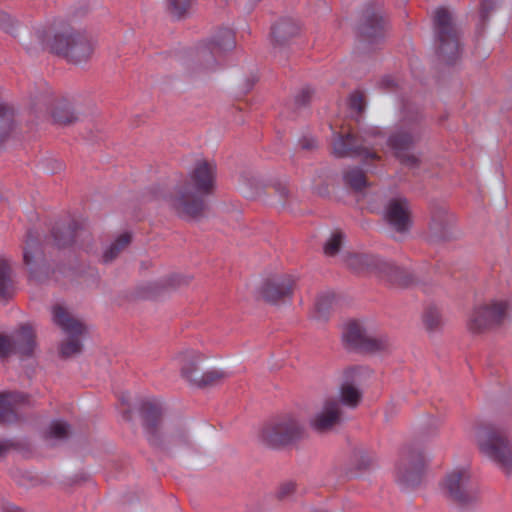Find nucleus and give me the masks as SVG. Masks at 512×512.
<instances>
[{
  "instance_id": "nucleus-41",
  "label": "nucleus",
  "mask_w": 512,
  "mask_h": 512,
  "mask_svg": "<svg viewBox=\"0 0 512 512\" xmlns=\"http://www.w3.org/2000/svg\"><path fill=\"white\" fill-rule=\"evenodd\" d=\"M299 145L301 146L302 149H305V150H312L314 148L317 147V142L314 138L312 137H303L300 141H299Z\"/></svg>"
},
{
  "instance_id": "nucleus-22",
  "label": "nucleus",
  "mask_w": 512,
  "mask_h": 512,
  "mask_svg": "<svg viewBox=\"0 0 512 512\" xmlns=\"http://www.w3.org/2000/svg\"><path fill=\"white\" fill-rule=\"evenodd\" d=\"M23 261L28 267L30 276L38 279V272L44 268V258L38 238L32 233L28 232L23 248Z\"/></svg>"
},
{
  "instance_id": "nucleus-28",
  "label": "nucleus",
  "mask_w": 512,
  "mask_h": 512,
  "mask_svg": "<svg viewBox=\"0 0 512 512\" xmlns=\"http://www.w3.org/2000/svg\"><path fill=\"white\" fill-rule=\"evenodd\" d=\"M14 113L11 107L0 104V144L6 139L13 128Z\"/></svg>"
},
{
  "instance_id": "nucleus-4",
  "label": "nucleus",
  "mask_w": 512,
  "mask_h": 512,
  "mask_svg": "<svg viewBox=\"0 0 512 512\" xmlns=\"http://www.w3.org/2000/svg\"><path fill=\"white\" fill-rule=\"evenodd\" d=\"M384 136L372 129L361 135H354L350 129L341 126L339 132H335V138L332 143V152L335 157H360L365 163L379 160L380 157L375 148L382 146Z\"/></svg>"
},
{
  "instance_id": "nucleus-38",
  "label": "nucleus",
  "mask_w": 512,
  "mask_h": 512,
  "mask_svg": "<svg viewBox=\"0 0 512 512\" xmlns=\"http://www.w3.org/2000/svg\"><path fill=\"white\" fill-rule=\"evenodd\" d=\"M295 491V484L293 482H287L280 486L278 490V498L285 499L289 497Z\"/></svg>"
},
{
  "instance_id": "nucleus-18",
  "label": "nucleus",
  "mask_w": 512,
  "mask_h": 512,
  "mask_svg": "<svg viewBox=\"0 0 512 512\" xmlns=\"http://www.w3.org/2000/svg\"><path fill=\"white\" fill-rule=\"evenodd\" d=\"M410 205L406 198L395 197L388 201L385 208V219L397 232H405L411 224Z\"/></svg>"
},
{
  "instance_id": "nucleus-7",
  "label": "nucleus",
  "mask_w": 512,
  "mask_h": 512,
  "mask_svg": "<svg viewBox=\"0 0 512 512\" xmlns=\"http://www.w3.org/2000/svg\"><path fill=\"white\" fill-rule=\"evenodd\" d=\"M510 302L504 298H493L474 307L469 319L468 329L473 333H481L502 325L508 318Z\"/></svg>"
},
{
  "instance_id": "nucleus-5",
  "label": "nucleus",
  "mask_w": 512,
  "mask_h": 512,
  "mask_svg": "<svg viewBox=\"0 0 512 512\" xmlns=\"http://www.w3.org/2000/svg\"><path fill=\"white\" fill-rule=\"evenodd\" d=\"M347 265L356 272L369 273L391 284L408 286L413 283V275L378 256L354 254L348 257Z\"/></svg>"
},
{
  "instance_id": "nucleus-14",
  "label": "nucleus",
  "mask_w": 512,
  "mask_h": 512,
  "mask_svg": "<svg viewBox=\"0 0 512 512\" xmlns=\"http://www.w3.org/2000/svg\"><path fill=\"white\" fill-rule=\"evenodd\" d=\"M418 134V117H415L411 120L408 130L399 129L387 140V144L393 150L395 157L405 166L415 167L418 164V158L411 153Z\"/></svg>"
},
{
  "instance_id": "nucleus-10",
  "label": "nucleus",
  "mask_w": 512,
  "mask_h": 512,
  "mask_svg": "<svg viewBox=\"0 0 512 512\" xmlns=\"http://www.w3.org/2000/svg\"><path fill=\"white\" fill-rule=\"evenodd\" d=\"M434 28L439 42V56L447 64L454 63L460 55L459 35L452 22L451 13L444 7L434 12Z\"/></svg>"
},
{
  "instance_id": "nucleus-6",
  "label": "nucleus",
  "mask_w": 512,
  "mask_h": 512,
  "mask_svg": "<svg viewBox=\"0 0 512 512\" xmlns=\"http://www.w3.org/2000/svg\"><path fill=\"white\" fill-rule=\"evenodd\" d=\"M141 413L148 441L151 445L164 447L182 444L186 441L185 433L172 431L161 421V404L157 400H146L142 403Z\"/></svg>"
},
{
  "instance_id": "nucleus-39",
  "label": "nucleus",
  "mask_w": 512,
  "mask_h": 512,
  "mask_svg": "<svg viewBox=\"0 0 512 512\" xmlns=\"http://www.w3.org/2000/svg\"><path fill=\"white\" fill-rule=\"evenodd\" d=\"M311 94L312 91L310 88H304L296 97V103L300 106L307 104L310 100Z\"/></svg>"
},
{
  "instance_id": "nucleus-33",
  "label": "nucleus",
  "mask_w": 512,
  "mask_h": 512,
  "mask_svg": "<svg viewBox=\"0 0 512 512\" xmlns=\"http://www.w3.org/2000/svg\"><path fill=\"white\" fill-rule=\"evenodd\" d=\"M334 301V295L332 293H322L315 301V312L316 317L319 319H325L332 307Z\"/></svg>"
},
{
  "instance_id": "nucleus-20",
  "label": "nucleus",
  "mask_w": 512,
  "mask_h": 512,
  "mask_svg": "<svg viewBox=\"0 0 512 512\" xmlns=\"http://www.w3.org/2000/svg\"><path fill=\"white\" fill-rule=\"evenodd\" d=\"M425 461L421 454H411L402 458L396 467V479L405 486H414L420 482Z\"/></svg>"
},
{
  "instance_id": "nucleus-36",
  "label": "nucleus",
  "mask_w": 512,
  "mask_h": 512,
  "mask_svg": "<svg viewBox=\"0 0 512 512\" xmlns=\"http://www.w3.org/2000/svg\"><path fill=\"white\" fill-rule=\"evenodd\" d=\"M343 240V234L341 232H335L331 238L327 241L324 246V252L328 256H334L338 253L341 248Z\"/></svg>"
},
{
  "instance_id": "nucleus-27",
  "label": "nucleus",
  "mask_w": 512,
  "mask_h": 512,
  "mask_svg": "<svg viewBox=\"0 0 512 512\" xmlns=\"http://www.w3.org/2000/svg\"><path fill=\"white\" fill-rule=\"evenodd\" d=\"M299 25L291 19H282L272 27L274 40L282 44L299 33Z\"/></svg>"
},
{
  "instance_id": "nucleus-34",
  "label": "nucleus",
  "mask_w": 512,
  "mask_h": 512,
  "mask_svg": "<svg viewBox=\"0 0 512 512\" xmlns=\"http://www.w3.org/2000/svg\"><path fill=\"white\" fill-rule=\"evenodd\" d=\"M70 433L69 425L61 420L52 421L47 431V438L54 440H64Z\"/></svg>"
},
{
  "instance_id": "nucleus-26",
  "label": "nucleus",
  "mask_w": 512,
  "mask_h": 512,
  "mask_svg": "<svg viewBox=\"0 0 512 512\" xmlns=\"http://www.w3.org/2000/svg\"><path fill=\"white\" fill-rule=\"evenodd\" d=\"M83 232L84 231L82 229L78 231V226L74 222L67 227H54L52 230V236L54 238L55 245L58 247H66L73 244Z\"/></svg>"
},
{
  "instance_id": "nucleus-40",
  "label": "nucleus",
  "mask_w": 512,
  "mask_h": 512,
  "mask_svg": "<svg viewBox=\"0 0 512 512\" xmlns=\"http://www.w3.org/2000/svg\"><path fill=\"white\" fill-rule=\"evenodd\" d=\"M494 4V0H481V17L483 20L486 19L489 12L493 9Z\"/></svg>"
},
{
  "instance_id": "nucleus-11",
  "label": "nucleus",
  "mask_w": 512,
  "mask_h": 512,
  "mask_svg": "<svg viewBox=\"0 0 512 512\" xmlns=\"http://www.w3.org/2000/svg\"><path fill=\"white\" fill-rule=\"evenodd\" d=\"M52 320L67 336L68 339L60 345V354L63 357H70L80 353L82 344L80 337L85 331L84 324L73 317L62 305L56 304L52 307Z\"/></svg>"
},
{
  "instance_id": "nucleus-31",
  "label": "nucleus",
  "mask_w": 512,
  "mask_h": 512,
  "mask_svg": "<svg viewBox=\"0 0 512 512\" xmlns=\"http://www.w3.org/2000/svg\"><path fill=\"white\" fill-rule=\"evenodd\" d=\"M422 322L427 331H435L442 325V317L439 309L435 306L425 308L422 315Z\"/></svg>"
},
{
  "instance_id": "nucleus-17",
  "label": "nucleus",
  "mask_w": 512,
  "mask_h": 512,
  "mask_svg": "<svg viewBox=\"0 0 512 512\" xmlns=\"http://www.w3.org/2000/svg\"><path fill=\"white\" fill-rule=\"evenodd\" d=\"M295 283V277L289 274L270 278L266 280L262 287V297L272 304H277L281 301L285 302L292 297Z\"/></svg>"
},
{
  "instance_id": "nucleus-43",
  "label": "nucleus",
  "mask_w": 512,
  "mask_h": 512,
  "mask_svg": "<svg viewBox=\"0 0 512 512\" xmlns=\"http://www.w3.org/2000/svg\"><path fill=\"white\" fill-rule=\"evenodd\" d=\"M7 450V445L0 442V456Z\"/></svg>"
},
{
  "instance_id": "nucleus-25",
  "label": "nucleus",
  "mask_w": 512,
  "mask_h": 512,
  "mask_svg": "<svg viewBox=\"0 0 512 512\" xmlns=\"http://www.w3.org/2000/svg\"><path fill=\"white\" fill-rule=\"evenodd\" d=\"M15 291L14 271L11 259L0 256V298L7 299Z\"/></svg>"
},
{
  "instance_id": "nucleus-23",
  "label": "nucleus",
  "mask_w": 512,
  "mask_h": 512,
  "mask_svg": "<svg viewBox=\"0 0 512 512\" xmlns=\"http://www.w3.org/2000/svg\"><path fill=\"white\" fill-rule=\"evenodd\" d=\"M359 374V368L346 370L344 374L345 380L340 387L341 402L350 408L357 407L362 398V393L355 383Z\"/></svg>"
},
{
  "instance_id": "nucleus-24",
  "label": "nucleus",
  "mask_w": 512,
  "mask_h": 512,
  "mask_svg": "<svg viewBox=\"0 0 512 512\" xmlns=\"http://www.w3.org/2000/svg\"><path fill=\"white\" fill-rule=\"evenodd\" d=\"M24 400L25 396L21 393H0V424L15 422L18 419L16 405Z\"/></svg>"
},
{
  "instance_id": "nucleus-35",
  "label": "nucleus",
  "mask_w": 512,
  "mask_h": 512,
  "mask_svg": "<svg viewBox=\"0 0 512 512\" xmlns=\"http://www.w3.org/2000/svg\"><path fill=\"white\" fill-rule=\"evenodd\" d=\"M365 95L361 91L353 92L348 101L349 108L352 112H354L357 116H359L365 108Z\"/></svg>"
},
{
  "instance_id": "nucleus-21",
  "label": "nucleus",
  "mask_w": 512,
  "mask_h": 512,
  "mask_svg": "<svg viewBox=\"0 0 512 512\" xmlns=\"http://www.w3.org/2000/svg\"><path fill=\"white\" fill-rule=\"evenodd\" d=\"M340 420L341 407L339 401L327 399L322 409L311 418L310 425L315 431L324 433L331 430Z\"/></svg>"
},
{
  "instance_id": "nucleus-32",
  "label": "nucleus",
  "mask_w": 512,
  "mask_h": 512,
  "mask_svg": "<svg viewBox=\"0 0 512 512\" xmlns=\"http://www.w3.org/2000/svg\"><path fill=\"white\" fill-rule=\"evenodd\" d=\"M345 183L356 191H360L367 186V180L364 172L360 168H353L345 172Z\"/></svg>"
},
{
  "instance_id": "nucleus-37",
  "label": "nucleus",
  "mask_w": 512,
  "mask_h": 512,
  "mask_svg": "<svg viewBox=\"0 0 512 512\" xmlns=\"http://www.w3.org/2000/svg\"><path fill=\"white\" fill-rule=\"evenodd\" d=\"M193 0H169V9L171 13L180 18L186 14Z\"/></svg>"
},
{
  "instance_id": "nucleus-30",
  "label": "nucleus",
  "mask_w": 512,
  "mask_h": 512,
  "mask_svg": "<svg viewBox=\"0 0 512 512\" xmlns=\"http://www.w3.org/2000/svg\"><path fill=\"white\" fill-rule=\"evenodd\" d=\"M131 242V235L129 233L121 234L115 242L104 252L103 261L109 263L113 261L117 255L126 248Z\"/></svg>"
},
{
  "instance_id": "nucleus-8",
  "label": "nucleus",
  "mask_w": 512,
  "mask_h": 512,
  "mask_svg": "<svg viewBox=\"0 0 512 512\" xmlns=\"http://www.w3.org/2000/svg\"><path fill=\"white\" fill-rule=\"evenodd\" d=\"M443 488L448 497L461 508H471L479 501L478 485L466 468L449 472L443 480Z\"/></svg>"
},
{
  "instance_id": "nucleus-12",
  "label": "nucleus",
  "mask_w": 512,
  "mask_h": 512,
  "mask_svg": "<svg viewBox=\"0 0 512 512\" xmlns=\"http://www.w3.org/2000/svg\"><path fill=\"white\" fill-rule=\"evenodd\" d=\"M303 429L292 416H283L265 424L260 431V441L273 448L288 445L298 440Z\"/></svg>"
},
{
  "instance_id": "nucleus-29",
  "label": "nucleus",
  "mask_w": 512,
  "mask_h": 512,
  "mask_svg": "<svg viewBox=\"0 0 512 512\" xmlns=\"http://www.w3.org/2000/svg\"><path fill=\"white\" fill-rule=\"evenodd\" d=\"M52 117L56 123L63 125L73 123L77 120L76 113L67 102L58 104L52 113Z\"/></svg>"
},
{
  "instance_id": "nucleus-16",
  "label": "nucleus",
  "mask_w": 512,
  "mask_h": 512,
  "mask_svg": "<svg viewBox=\"0 0 512 512\" xmlns=\"http://www.w3.org/2000/svg\"><path fill=\"white\" fill-rule=\"evenodd\" d=\"M35 348V333L28 326H22L10 339L6 335H0V357L9 356L12 352L30 356Z\"/></svg>"
},
{
  "instance_id": "nucleus-15",
  "label": "nucleus",
  "mask_w": 512,
  "mask_h": 512,
  "mask_svg": "<svg viewBox=\"0 0 512 512\" xmlns=\"http://www.w3.org/2000/svg\"><path fill=\"white\" fill-rule=\"evenodd\" d=\"M236 45L235 34L230 28H220L214 32L211 38L200 47L201 57L206 65L211 67L227 51L232 50Z\"/></svg>"
},
{
  "instance_id": "nucleus-9",
  "label": "nucleus",
  "mask_w": 512,
  "mask_h": 512,
  "mask_svg": "<svg viewBox=\"0 0 512 512\" xmlns=\"http://www.w3.org/2000/svg\"><path fill=\"white\" fill-rule=\"evenodd\" d=\"M205 359V355L190 348L180 351L174 357L182 377L198 386L213 385L224 379L226 374L218 369H210L201 373L200 364Z\"/></svg>"
},
{
  "instance_id": "nucleus-1",
  "label": "nucleus",
  "mask_w": 512,
  "mask_h": 512,
  "mask_svg": "<svg viewBox=\"0 0 512 512\" xmlns=\"http://www.w3.org/2000/svg\"><path fill=\"white\" fill-rule=\"evenodd\" d=\"M215 181L216 164L199 161L185 182L176 185L171 193L160 186L154 188L152 199L165 202L180 218L196 219L203 215L207 207L205 197L213 192Z\"/></svg>"
},
{
  "instance_id": "nucleus-19",
  "label": "nucleus",
  "mask_w": 512,
  "mask_h": 512,
  "mask_svg": "<svg viewBox=\"0 0 512 512\" xmlns=\"http://www.w3.org/2000/svg\"><path fill=\"white\" fill-rule=\"evenodd\" d=\"M385 20L380 7L368 6L363 13L359 31L364 41L375 42L382 38L385 31Z\"/></svg>"
},
{
  "instance_id": "nucleus-44",
  "label": "nucleus",
  "mask_w": 512,
  "mask_h": 512,
  "mask_svg": "<svg viewBox=\"0 0 512 512\" xmlns=\"http://www.w3.org/2000/svg\"><path fill=\"white\" fill-rule=\"evenodd\" d=\"M334 126H337V124H336V123H335V124H331V125H330V128H331V129H334Z\"/></svg>"
},
{
  "instance_id": "nucleus-13",
  "label": "nucleus",
  "mask_w": 512,
  "mask_h": 512,
  "mask_svg": "<svg viewBox=\"0 0 512 512\" xmlns=\"http://www.w3.org/2000/svg\"><path fill=\"white\" fill-rule=\"evenodd\" d=\"M343 340L350 348L362 352H378L388 348L389 341L386 337H374L364 328L362 322L349 321L343 331Z\"/></svg>"
},
{
  "instance_id": "nucleus-2",
  "label": "nucleus",
  "mask_w": 512,
  "mask_h": 512,
  "mask_svg": "<svg viewBox=\"0 0 512 512\" xmlns=\"http://www.w3.org/2000/svg\"><path fill=\"white\" fill-rule=\"evenodd\" d=\"M35 37L41 49H49L75 64L87 61L94 51L91 39L75 31L64 20L54 21L49 27L38 30Z\"/></svg>"
},
{
  "instance_id": "nucleus-42",
  "label": "nucleus",
  "mask_w": 512,
  "mask_h": 512,
  "mask_svg": "<svg viewBox=\"0 0 512 512\" xmlns=\"http://www.w3.org/2000/svg\"><path fill=\"white\" fill-rule=\"evenodd\" d=\"M273 189L275 190V192L278 195L279 202L283 203L285 201V199L287 198L288 193H289V191L286 188V186L279 184L277 186H274Z\"/></svg>"
},
{
  "instance_id": "nucleus-3",
  "label": "nucleus",
  "mask_w": 512,
  "mask_h": 512,
  "mask_svg": "<svg viewBox=\"0 0 512 512\" xmlns=\"http://www.w3.org/2000/svg\"><path fill=\"white\" fill-rule=\"evenodd\" d=\"M480 452L506 474L512 473V441L506 427L496 423L481 424L476 431Z\"/></svg>"
}]
</instances>
